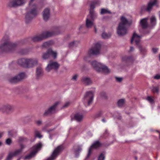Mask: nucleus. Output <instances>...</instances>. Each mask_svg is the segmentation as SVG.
Listing matches in <instances>:
<instances>
[{"instance_id":"f257e3e1","label":"nucleus","mask_w":160,"mask_h":160,"mask_svg":"<svg viewBox=\"0 0 160 160\" xmlns=\"http://www.w3.org/2000/svg\"><path fill=\"white\" fill-rule=\"evenodd\" d=\"M17 47L16 44L10 42L9 36L5 35L0 42V52H12L16 49Z\"/></svg>"},{"instance_id":"f03ea898","label":"nucleus","mask_w":160,"mask_h":160,"mask_svg":"<svg viewBox=\"0 0 160 160\" xmlns=\"http://www.w3.org/2000/svg\"><path fill=\"white\" fill-rule=\"evenodd\" d=\"M34 0H30L29 4V7L27 9V12L25 19L26 23L30 22L38 14L36 6L35 4H32V2Z\"/></svg>"},{"instance_id":"7ed1b4c3","label":"nucleus","mask_w":160,"mask_h":160,"mask_svg":"<svg viewBox=\"0 0 160 160\" xmlns=\"http://www.w3.org/2000/svg\"><path fill=\"white\" fill-rule=\"evenodd\" d=\"M121 22L119 23L117 28L118 34L120 36L126 34L127 32L126 25L128 24V20L123 16L121 17Z\"/></svg>"},{"instance_id":"20e7f679","label":"nucleus","mask_w":160,"mask_h":160,"mask_svg":"<svg viewBox=\"0 0 160 160\" xmlns=\"http://www.w3.org/2000/svg\"><path fill=\"white\" fill-rule=\"evenodd\" d=\"M91 63L95 70L98 72H102L106 74L110 72V70L107 67L98 62L96 61L92 62Z\"/></svg>"},{"instance_id":"39448f33","label":"nucleus","mask_w":160,"mask_h":160,"mask_svg":"<svg viewBox=\"0 0 160 160\" xmlns=\"http://www.w3.org/2000/svg\"><path fill=\"white\" fill-rule=\"evenodd\" d=\"M42 146V144L40 142L35 145L32 148V151L29 154L24 157L23 158V159H30L35 156L38 151L40 149Z\"/></svg>"},{"instance_id":"423d86ee","label":"nucleus","mask_w":160,"mask_h":160,"mask_svg":"<svg viewBox=\"0 0 160 160\" xmlns=\"http://www.w3.org/2000/svg\"><path fill=\"white\" fill-rule=\"evenodd\" d=\"M93 98V93L92 91L87 92L83 99V102L86 106H89L92 103Z\"/></svg>"},{"instance_id":"0eeeda50","label":"nucleus","mask_w":160,"mask_h":160,"mask_svg":"<svg viewBox=\"0 0 160 160\" xmlns=\"http://www.w3.org/2000/svg\"><path fill=\"white\" fill-rule=\"evenodd\" d=\"M26 2V0H12L8 3V6L10 7L17 8L24 5Z\"/></svg>"},{"instance_id":"6e6552de","label":"nucleus","mask_w":160,"mask_h":160,"mask_svg":"<svg viewBox=\"0 0 160 160\" xmlns=\"http://www.w3.org/2000/svg\"><path fill=\"white\" fill-rule=\"evenodd\" d=\"M97 16L96 15H88L86 19V26L87 28H91L94 26L95 24L94 22V20L96 18Z\"/></svg>"},{"instance_id":"1a4fd4ad","label":"nucleus","mask_w":160,"mask_h":160,"mask_svg":"<svg viewBox=\"0 0 160 160\" xmlns=\"http://www.w3.org/2000/svg\"><path fill=\"white\" fill-rule=\"evenodd\" d=\"M63 147L62 146H60L56 148L51 154L50 157L45 160H54L62 151Z\"/></svg>"},{"instance_id":"9d476101","label":"nucleus","mask_w":160,"mask_h":160,"mask_svg":"<svg viewBox=\"0 0 160 160\" xmlns=\"http://www.w3.org/2000/svg\"><path fill=\"white\" fill-rule=\"evenodd\" d=\"M26 77L25 73L21 72L13 78H9L8 81L11 83H15L24 78Z\"/></svg>"},{"instance_id":"9b49d317","label":"nucleus","mask_w":160,"mask_h":160,"mask_svg":"<svg viewBox=\"0 0 160 160\" xmlns=\"http://www.w3.org/2000/svg\"><path fill=\"white\" fill-rule=\"evenodd\" d=\"M101 45L99 43H96L94 46L91 48L88 52L89 55H97L98 54L100 51Z\"/></svg>"},{"instance_id":"f8f14e48","label":"nucleus","mask_w":160,"mask_h":160,"mask_svg":"<svg viewBox=\"0 0 160 160\" xmlns=\"http://www.w3.org/2000/svg\"><path fill=\"white\" fill-rule=\"evenodd\" d=\"M60 65L57 62L50 61L46 68V70L49 72L52 70L57 71L59 68Z\"/></svg>"},{"instance_id":"ddd939ff","label":"nucleus","mask_w":160,"mask_h":160,"mask_svg":"<svg viewBox=\"0 0 160 160\" xmlns=\"http://www.w3.org/2000/svg\"><path fill=\"white\" fill-rule=\"evenodd\" d=\"M50 56L53 58L55 59L57 58V53L56 52L53 51L52 49H48L47 52L43 54L42 58L44 59L48 58Z\"/></svg>"},{"instance_id":"4468645a","label":"nucleus","mask_w":160,"mask_h":160,"mask_svg":"<svg viewBox=\"0 0 160 160\" xmlns=\"http://www.w3.org/2000/svg\"><path fill=\"white\" fill-rule=\"evenodd\" d=\"M102 145V143L99 141H96L94 142L88 150V153L86 157V159L88 158L90 156L92 148H99L101 147Z\"/></svg>"},{"instance_id":"2eb2a0df","label":"nucleus","mask_w":160,"mask_h":160,"mask_svg":"<svg viewBox=\"0 0 160 160\" xmlns=\"http://www.w3.org/2000/svg\"><path fill=\"white\" fill-rule=\"evenodd\" d=\"M42 33L43 39H44L46 38L50 37L56 35H58L59 34V33L58 32V30L57 29L54 31L52 32H42Z\"/></svg>"},{"instance_id":"dca6fc26","label":"nucleus","mask_w":160,"mask_h":160,"mask_svg":"<svg viewBox=\"0 0 160 160\" xmlns=\"http://www.w3.org/2000/svg\"><path fill=\"white\" fill-rule=\"evenodd\" d=\"M59 102H56L53 105L50 107L48 110L45 111L44 115L47 116L55 112L56 108L59 104Z\"/></svg>"},{"instance_id":"f3484780","label":"nucleus","mask_w":160,"mask_h":160,"mask_svg":"<svg viewBox=\"0 0 160 160\" xmlns=\"http://www.w3.org/2000/svg\"><path fill=\"white\" fill-rule=\"evenodd\" d=\"M100 2L99 1H96L95 2H92L90 5V9L89 12V14L91 15H96L97 16V14L95 13L93 10L95 7V6L99 4Z\"/></svg>"},{"instance_id":"a211bd4d","label":"nucleus","mask_w":160,"mask_h":160,"mask_svg":"<svg viewBox=\"0 0 160 160\" xmlns=\"http://www.w3.org/2000/svg\"><path fill=\"white\" fill-rule=\"evenodd\" d=\"M142 37V36H139L137 34L135 33H134L132 35V38L131 39V42L132 43L133 41H134L137 46L139 45V42L140 41V39Z\"/></svg>"},{"instance_id":"6ab92c4d","label":"nucleus","mask_w":160,"mask_h":160,"mask_svg":"<svg viewBox=\"0 0 160 160\" xmlns=\"http://www.w3.org/2000/svg\"><path fill=\"white\" fill-rule=\"evenodd\" d=\"M37 61L36 59L27 58V68H32L37 64Z\"/></svg>"},{"instance_id":"aec40b11","label":"nucleus","mask_w":160,"mask_h":160,"mask_svg":"<svg viewBox=\"0 0 160 160\" xmlns=\"http://www.w3.org/2000/svg\"><path fill=\"white\" fill-rule=\"evenodd\" d=\"M42 16L43 19L45 21H48L50 17V10L48 8H46L43 12Z\"/></svg>"},{"instance_id":"412c9836","label":"nucleus","mask_w":160,"mask_h":160,"mask_svg":"<svg viewBox=\"0 0 160 160\" xmlns=\"http://www.w3.org/2000/svg\"><path fill=\"white\" fill-rule=\"evenodd\" d=\"M157 3V0H151L148 3L147 7L145 9L146 11L150 12L152 8Z\"/></svg>"},{"instance_id":"4be33fe9","label":"nucleus","mask_w":160,"mask_h":160,"mask_svg":"<svg viewBox=\"0 0 160 160\" xmlns=\"http://www.w3.org/2000/svg\"><path fill=\"white\" fill-rule=\"evenodd\" d=\"M27 58L20 59L18 61V63L23 67L27 68Z\"/></svg>"},{"instance_id":"5701e85b","label":"nucleus","mask_w":160,"mask_h":160,"mask_svg":"<svg viewBox=\"0 0 160 160\" xmlns=\"http://www.w3.org/2000/svg\"><path fill=\"white\" fill-rule=\"evenodd\" d=\"M148 18H145L141 19L140 22V24L143 29L146 28L148 26L147 22Z\"/></svg>"},{"instance_id":"b1692460","label":"nucleus","mask_w":160,"mask_h":160,"mask_svg":"<svg viewBox=\"0 0 160 160\" xmlns=\"http://www.w3.org/2000/svg\"><path fill=\"white\" fill-rule=\"evenodd\" d=\"M42 33L32 38V40L33 42H37L43 39Z\"/></svg>"},{"instance_id":"393cba45","label":"nucleus","mask_w":160,"mask_h":160,"mask_svg":"<svg viewBox=\"0 0 160 160\" xmlns=\"http://www.w3.org/2000/svg\"><path fill=\"white\" fill-rule=\"evenodd\" d=\"M24 146L23 145L21 144L20 145L21 148L19 149L15 150L14 152H12L13 154L12 155L14 157L16 156L19 155L20 153L22 152L23 149L24 148Z\"/></svg>"},{"instance_id":"a878e982","label":"nucleus","mask_w":160,"mask_h":160,"mask_svg":"<svg viewBox=\"0 0 160 160\" xmlns=\"http://www.w3.org/2000/svg\"><path fill=\"white\" fill-rule=\"evenodd\" d=\"M83 116L81 114L77 113L74 116V118L78 122H80L83 119Z\"/></svg>"},{"instance_id":"bb28decb","label":"nucleus","mask_w":160,"mask_h":160,"mask_svg":"<svg viewBox=\"0 0 160 160\" xmlns=\"http://www.w3.org/2000/svg\"><path fill=\"white\" fill-rule=\"evenodd\" d=\"M82 82L86 85H89L92 83L90 79L88 77H83L81 80Z\"/></svg>"},{"instance_id":"cd10ccee","label":"nucleus","mask_w":160,"mask_h":160,"mask_svg":"<svg viewBox=\"0 0 160 160\" xmlns=\"http://www.w3.org/2000/svg\"><path fill=\"white\" fill-rule=\"evenodd\" d=\"M36 75L37 78H39L43 75V72L42 69L41 68H38L36 70Z\"/></svg>"},{"instance_id":"c85d7f7f","label":"nucleus","mask_w":160,"mask_h":160,"mask_svg":"<svg viewBox=\"0 0 160 160\" xmlns=\"http://www.w3.org/2000/svg\"><path fill=\"white\" fill-rule=\"evenodd\" d=\"M2 108L8 111L12 110L13 109V106L8 104L3 105L2 106Z\"/></svg>"},{"instance_id":"c756f323","label":"nucleus","mask_w":160,"mask_h":160,"mask_svg":"<svg viewBox=\"0 0 160 160\" xmlns=\"http://www.w3.org/2000/svg\"><path fill=\"white\" fill-rule=\"evenodd\" d=\"M79 43V42L77 41H73L69 43L68 47L70 48L76 47Z\"/></svg>"},{"instance_id":"7c9ffc66","label":"nucleus","mask_w":160,"mask_h":160,"mask_svg":"<svg viewBox=\"0 0 160 160\" xmlns=\"http://www.w3.org/2000/svg\"><path fill=\"white\" fill-rule=\"evenodd\" d=\"M53 43V41L52 40H50L44 43L42 45V47H43L46 48L48 47L49 45H51Z\"/></svg>"},{"instance_id":"2f4dec72","label":"nucleus","mask_w":160,"mask_h":160,"mask_svg":"<svg viewBox=\"0 0 160 160\" xmlns=\"http://www.w3.org/2000/svg\"><path fill=\"white\" fill-rule=\"evenodd\" d=\"M122 60L123 61H130L132 60V57L124 56L122 58Z\"/></svg>"},{"instance_id":"473e14b6","label":"nucleus","mask_w":160,"mask_h":160,"mask_svg":"<svg viewBox=\"0 0 160 160\" xmlns=\"http://www.w3.org/2000/svg\"><path fill=\"white\" fill-rule=\"evenodd\" d=\"M106 13L111 14V12L107 8H102L101 9V11L100 12L101 14H104Z\"/></svg>"},{"instance_id":"72a5a7b5","label":"nucleus","mask_w":160,"mask_h":160,"mask_svg":"<svg viewBox=\"0 0 160 160\" xmlns=\"http://www.w3.org/2000/svg\"><path fill=\"white\" fill-rule=\"evenodd\" d=\"M34 135L35 138H40L42 137V136L41 135L40 132L37 130H35Z\"/></svg>"},{"instance_id":"f704fd0d","label":"nucleus","mask_w":160,"mask_h":160,"mask_svg":"<svg viewBox=\"0 0 160 160\" xmlns=\"http://www.w3.org/2000/svg\"><path fill=\"white\" fill-rule=\"evenodd\" d=\"M111 36V34L110 33H107L105 32L102 33V37L103 39H108Z\"/></svg>"},{"instance_id":"c9c22d12","label":"nucleus","mask_w":160,"mask_h":160,"mask_svg":"<svg viewBox=\"0 0 160 160\" xmlns=\"http://www.w3.org/2000/svg\"><path fill=\"white\" fill-rule=\"evenodd\" d=\"M151 23L152 26L155 25L156 23V19L155 16H152L150 18Z\"/></svg>"},{"instance_id":"e433bc0d","label":"nucleus","mask_w":160,"mask_h":160,"mask_svg":"<svg viewBox=\"0 0 160 160\" xmlns=\"http://www.w3.org/2000/svg\"><path fill=\"white\" fill-rule=\"evenodd\" d=\"M138 47L139 51L141 52L142 53H144V52H145L146 51V49L144 47H142L140 44L137 46Z\"/></svg>"},{"instance_id":"4c0bfd02","label":"nucleus","mask_w":160,"mask_h":160,"mask_svg":"<svg viewBox=\"0 0 160 160\" xmlns=\"http://www.w3.org/2000/svg\"><path fill=\"white\" fill-rule=\"evenodd\" d=\"M124 99H121L119 100L117 102L118 106L119 107L122 106L124 104Z\"/></svg>"},{"instance_id":"58836bf2","label":"nucleus","mask_w":160,"mask_h":160,"mask_svg":"<svg viewBox=\"0 0 160 160\" xmlns=\"http://www.w3.org/2000/svg\"><path fill=\"white\" fill-rule=\"evenodd\" d=\"M82 150L81 147H78V148L75 150V153L76 157H77L78 156V154L81 152Z\"/></svg>"},{"instance_id":"ea45409f","label":"nucleus","mask_w":160,"mask_h":160,"mask_svg":"<svg viewBox=\"0 0 160 160\" xmlns=\"http://www.w3.org/2000/svg\"><path fill=\"white\" fill-rule=\"evenodd\" d=\"M151 90L152 91L153 93H158L159 91V87H158L152 86Z\"/></svg>"},{"instance_id":"a19ab883","label":"nucleus","mask_w":160,"mask_h":160,"mask_svg":"<svg viewBox=\"0 0 160 160\" xmlns=\"http://www.w3.org/2000/svg\"><path fill=\"white\" fill-rule=\"evenodd\" d=\"M105 159V154L103 153H101L98 157V160H104Z\"/></svg>"},{"instance_id":"79ce46f5","label":"nucleus","mask_w":160,"mask_h":160,"mask_svg":"<svg viewBox=\"0 0 160 160\" xmlns=\"http://www.w3.org/2000/svg\"><path fill=\"white\" fill-rule=\"evenodd\" d=\"M103 114V112L102 111H99L97 112L95 115V118H98L101 117Z\"/></svg>"},{"instance_id":"37998d69","label":"nucleus","mask_w":160,"mask_h":160,"mask_svg":"<svg viewBox=\"0 0 160 160\" xmlns=\"http://www.w3.org/2000/svg\"><path fill=\"white\" fill-rule=\"evenodd\" d=\"M27 140V139L23 137H20L18 140V142L19 143L22 142L24 141Z\"/></svg>"},{"instance_id":"c03bdc74","label":"nucleus","mask_w":160,"mask_h":160,"mask_svg":"<svg viewBox=\"0 0 160 160\" xmlns=\"http://www.w3.org/2000/svg\"><path fill=\"white\" fill-rule=\"evenodd\" d=\"M13 154L12 152H10L9 153L7 159V160H10L12 157H14L12 155Z\"/></svg>"},{"instance_id":"a18cd8bd","label":"nucleus","mask_w":160,"mask_h":160,"mask_svg":"<svg viewBox=\"0 0 160 160\" xmlns=\"http://www.w3.org/2000/svg\"><path fill=\"white\" fill-rule=\"evenodd\" d=\"M147 99L150 103H152L153 100L152 98L151 97L148 96L147 98Z\"/></svg>"},{"instance_id":"49530a36","label":"nucleus","mask_w":160,"mask_h":160,"mask_svg":"<svg viewBox=\"0 0 160 160\" xmlns=\"http://www.w3.org/2000/svg\"><path fill=\"white\" fill-rule=\"evenodd\" d=\"M35 122L38 126L41 125L42 124V121L40 120L36 121Z\"/></svg>"},{"instance_id":"de8ad7c7","label":"nucleus","mask_w":160,"mask_h":160,"mask_svg":"<svg viewBox=\"0 0 160 160\" xmlns=\"http://www.w3.org/2000/svg\"><path fill=\"white\" fill-rule=\"evenodd\" d=\"M6 142L7 144L10 145L11 143V140L10 138H8L6 140Z\"/></svg>"},{"instance_id":"09e8293b","label":"nucleus","mask_w":160,"mask_h":160,"mask_svg":"<svg viewBox=\"0 0 160 160\" xmlns=\"http://www.w3.org/2000/svg\"><path fill=\"white\" fill-rule=\"evenodd\" d=\"M116 80L119 82H120L122 80V78L116 77H115Z\"/></svg>"},{"instance_id":"8fccbe9b","label":"nucleus","mask_w":160,"mask_h":160,"mask_svg":"<svg viewBox=\"0 0 160 160\" xmlns=\"http://www.w3.org/2000/svg\"><path fill=\"white\" fill-rule=\"evenodd\" d=\"M78 77V76L77 75H75L72 77V79L74 81H76Z\"/></svg>"},{"instance_id":"3c124183","label":"nucleus","mask_w":160,"mask_h":160,"mask_svg":"<svg viewBox=\"0 0 160 160\" xmlns=\"http://www.w3.org/2000/svg\"><path fill=\"white\" fill-rule=\"evenodd\" d=\"M154 79H160V75L157 74L154 76Z\"/></svg>"},{"instance_id":"603ef678","label":"nucleus","mask_w":160,"mask_h":160,"mask_svg":"<svg viewBox=\"0 0 160 160\" xmlns=\"http://www.w3.org/2000/svg\"><path fill=\"white\" fill-rule=\"evenodd\" d=\"M70 102H66L63 106V108H66L69 105Z\"/></svg>"},{"instance_id":"864d4df0","label":"nucleus","mask_w":160,"mask_h":160,"mask_svg":"<svg viewBox=\"0 0 160 160\" xmlns=\"http://www.w3.org/2000/svg\"><path fill=\"white\" fill-rule=\"evenodd\" d=\"M8 134L9 136H12L13 135V132L12 131H9L8 132Z\"/></svg>"},{"instance_id":"5fc2aeb1","label":"nucleus","mask_w":160,"mask_h":160,"mask_svg":"<svg viewBox=\"0 0 160 160\" xmlns=\"http://www.w3.org/2000/svg\"><path fill=\"white\" fill-rule=\"evenodd\" d=\"M108 132L107 130H106L105 132L104 133L103 137H104V138H106L108 135Z\"/></svg>"},{"instance_id":"6e6d98bb","label":"nucleus","mask_w":160,"mask_h":160,"mask_svg":"<svg viewBox=\"0 0 160 160\" xmlns=\"http://www.w3.org/2000/svg\"><path fill=\"white\" fill-rule=\"evenodd\" d=\"M3 134V132H0V138L2 137ZM2 142L0 141V146H1L2 145Z\"/></svg>"},{"instance_id":"4d7b16f0","label":"nucleus","mask_w":160,"mask_h":160,"mask_svg":"<svg viewBox=\"0 0 160 160\" xmlns=\"http://www.w3.org/2000/svg\"><path fill=\"white\" fill-rule=\"evenodd\" d=\"M152 51L154 53H155L157 52L158 49L156 48H153L152 49Z\"/></svg>"},{"instance_id":"13d9d810","label":"nucleus","mask_w":160,"mask_h":160,"mask_svg":"<svg viewBox=\"0 0 160 160\" xmlns=\"http://www.w3.org/2000/svg\"><path fill=\"white\" fill-rule=\"evenodd\" d=\"M134 48L133 47H131L130 48L129 52H132L134 50Z\"/></svg>"},{"instance_id":"bf43d9fd","label":"nucleus","mask_w":160,"mask_h":160,"mask_svg":"<svg viewBox=\"0 0 160 160\" xmlns=\"http://www.w3.org/2000/svg\"><path fill=\"white\" fill-rule=\"evenodd\" d=\"M102 122H103L104 123L106 122V120H105V119L104 118H103L102 119Z\"/></svg>"},{"instance_id":"052dcab7","label":"nucleus","mask_w":160,"mask_h":160,"mask_svg":"<svg viewBox=\"0 0 160 160\" xmlns=\"http://www.w3.org/2000/svg\"><path fill=\"white\" fill-rule=\"evenodd\" d=\"M94 27V28H95V32H97V30H96V26L95 25H94V26H93Z\"/></svg>"},{"instance_id":"680f3d73","label":"nucleus","mask_w":160,"mask_h":160,"mask_svg":"<svg viewBox=\"0 0 160 160\" xmlns=\"http://www.w3.org/2000/svg\"><path fill=\"white\" fill-rule=\"evenodd\" d=\"M20 53L21 54H24V53H23V52H20Z\"/></svg>"},{"instance_id":"e2e57ef3","label":"nucleus","mask_w":160,"mask_h":160,"mask_svg":"<svg viewBox=\"0 0 160 160\" xmlns=\"http://www.w3.org/2000/svg\"><path fill=\"white\" fill-rule=\"evenodd\" d=\"M82 26H81L80 27V28H79V29H80L81 28H82Z\"/></svg>"},{"instance_id":"0e129e2a","label":"nucleus","mask_w":160,"mask_h":160,"mask_svg":"<svg viewBox=\"0 0 160 160\" xmlns=\"http://www.w3.org/2000/svg\"><path fill=\"white\" fill-rule=\"evenodd\" d=\"M159 60L160 61V54L159 55Z\"/></svg>"},{"instance_id":"69168bd1","label":"nucleus","mask_w":160,"mask_h":160,"mask_svg":"<svg viewBox=\"0 0 160 160\" xmlns=\"http://www.w3.org/2000/svg\"><path fill=\"white\" fill-rule=\"evenodd\" d=\"M51 139H52V138H51V136H50V137H49Z\"/></svg>"},{"instance_id":"338daca9","label":"nucleus","mask_w":160,"mask_h":160,"mask_svg":"<svg viewBox=\"0 0 160 160\" xmlns=\"http://www.w3.org/2000/svg\"><path fill=\"white\" fill-rule=\"evenodd\" d=\"M157 132H159V131L158 130H157Z\"/></svg>"},{"instance_id":"774afa93","label":"nucleus","mask_w":160,"mask_h":160,"mask_svg":"<svg viewBox=\"0 0 160 160\" xmlns=\"http://www.w3.org/2000/svg\"><path fill=\"white\" fill-rule=\"evenodd\" d=\"M158 108H160V106L158 107Z\"/></svg>"}]
</instances>
